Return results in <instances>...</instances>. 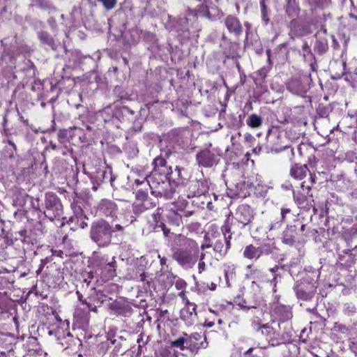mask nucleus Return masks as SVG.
Listing matches in <instances>:
<instances>
[{
	"label": "nucleus",
	"mask_w": 357,
	"mask_h": 357,
	"mask_svg": "<svg viewBox=\"0 0 357 357\" xmlns=\"http://www.w3.org/2000/svg\"><path fill=\"white\" fill-rule=\"evenodd\" d=\"M169 243L172 259L185 271L194 268L198 261V243L182 234H175Z\"/></svg>",
	"instance_id": "obj_1"
},
{
	"label": "nucleus",
	"mask_w": 357,
	"mask_h": 357,
	"mask_svg": "<svg viewBox=\"0 0 357 357\" xmlns=\"http://www.w3.org/2000/svg\"><path fill=\"white\" fill-rule=\"evenodd\" d=\"M254 217V210L247 204H241L237 207L231 218H230V215L227 217L221 230L225 233L231 231L234 234L236 231L240 233V230L245 227L250 229Z\"/></svg>",
	"instance_id": "obj_2"
},
{
	"label": "nucleus",
	"mask_w": 357,
	"mask_h": 357,
	"mask_svg": "<svg viewBox=\"0 0 357 357\" xmlns=\"http://www.w3.org/2000/svg\"><path fill=\"white\" fill-rule=\"evenodd\" d=\"M168 170H153L151 174L148 175L149 189L151 194L155 197H163L165 199H170L175 193L174 187L168 181Z\"/></svg>",
	"instance_id": "obj_3"
},
{
	"label": "nucleus",
	"mask_w": 357,
	"mask_h": 357,
	"mask_svg": "<svg viewBox=\"0 0 357 357\" xmlns=\"http://www.w3.org/2000/svg\"><path fill=\"white\" fill-rule=\"evenodd\" d=\"M33 207L53 221L59 220L63 214V205L60 198L54 192H48L45 194L43 203L39 205V200L32 203Z\"/></svg>",
	"instance_id": "obj_4"
},
{
	"label": "nucleus",
	"mask_w": 357,
	"mask_h": 357,
	"mask_svg": "<svg viewBox=\"0 0 357 357\" xmlns=\"http://www.w3.org/2000/svg\"><path fill=\"white\" fill-rule=\"evenodd\" d=\"M113 229L105 219L94 221L91 226L90 238L100 248H105L112 243Z\"/></svg>",
	"instance_id": "obj_5"
},
{
	"label": "nucleus",
	"mask_w": 357,
	"mask_h": 357,
	"mask_svg": "<svg viewBox=\"0 0 357 357\" xmlns=\"http://www.w3.org/2000/svg\"><path fill=\"white\" fill-rule=\"evenodd\" d=\"M273 324L272 323L271 324L269 323L263 324L259 329L261 333L266 337L269 344L275 347L289 342L294 333L292 328L288 326V327H284L282 331V328L280 329L273 326Z\"/></svg>",
	"instance_id": "obj_6"
},
{
	"label": "nucleus",
	"mask_w": 357,
	"mask_h": 357,
	"mask_svg": "<svg viewBox=\"0 0 357 357\" xmlns=\"http://www.w3.org/2000/svg\"><path fill=\"white\" fill-rule=\"evenodd\" d=\"M317 287V280L306 274L301 280L295 282L293 289L298 299L310 301L315 296Z\"/></svg>",
	"instance_id": "obj_7"
},
{
	"label": "nucleus",
	"mask_w": 357,
	"mask_h": 357,
	"mask_svg": "<svg viewBox=\"0 0 357 357\" xmlns=\"http://www.w3.org/2000/svg\"><path fill=\"white\" fill-rule=\"evenodd\" d=\"M284 9L286 14L292 20L289 22V36L291 38L310 33L307 27L305 26L297 28L296 17L298 15L300 8L298 0H286Z\"/></svg>",
	"instance_id": "obj_8"
},
{
	"label": "nucleus",
	"mask_w": 357,
	"mask_h": 357,
	"mask_svg": "<svg viewBox=\"0 0 357 357\" xmlns=\"http://www.w3.org/2000/svg\"><path fill=\"white\" fill-rule=\"evenodd\" d=\"M235 303L245 312L250 310L263 308L265 305L264 300L259 293L250 291L245 297H237L234 300Z\"/></svg>",
	"instance_id": "obj_9"
},
{
	"label": "nucleus",
	"mask_w": 357,
	"mask_h": 357,
	"mask_svg": "<svg viewBox=\"0 0 357 357\" xmlns=\"http://www.w3.org/2000/svg\"><path fill=\"white\" fill-rule=\"evenodd\" d=\"M87 174L93 183V191H96L102 183L109 182L112 186L116 179V176L112 174V168L109 167L96 169L95 172L87 173Z\"/></svg>",
	"instance_id": "obj_10"
},
{
	"label": "nucleus",
	"mask_w": 357,
	"mask_h": 357,
	"mask_svg": "<svg viewBox=\"0 0 357 357\" xmlns=\"http://www.w3.org/2000/svg\"><path fill=\"white\" fill-rule=\"evenodd\" d=\"M311 75H303L298 78H291L287 82V89L292 94L305 97L310 88Z\"/></svg>",
	"instance_id": "obj_11"
},
{
	"label": "nucleus",
	"mask_w": 357,
	"mask_h": 357,
	"mask_svg": "<svg viewBox=\"0 0 357 357\" xmlns=\"http://www.w3.org/2000/svg\"><path fill=\"white\" fill-rule=\"evenodd\" d=\"M273 316L275 319L272 321V324H276L278 328H281V326L288 327L291 325V320L293 317L292 310L290 306L279 304L275 305L273 310Z\"/></svg>",
	"instance_id": "obj_12"
},
{
	"label": "nucleus",
	"mask_w": 357,
	"mask_h": 357,
	"mask_svg": "<svg viewBox=\"0 0 357 357\" xmlns=\"http://www.w3.org/2000/svg\"><path fill=\"white\" fill-rule=\"evenodd\" d=\"M196 162L199 167L212 168L220 162V155L208 148L199 151L196 154Z\"/></svg>",
	"instance_id": "obj_13"
},
{
	"label": "nucleus",
	"mask_w": 357,
	"mask_h": 357,
	"mask_svg": "<svg viewBox=\"0 0 357 357\" xmlns=\"http://www.w3.org/2000/svg\"><path fill=\"white\" fill-rule=\"evenodd\" d=\"M165 217V222H161L157 227L161 229L164 236L167 238L168 242H169V238L174 235V233L171 232L172 228L169 226L174 227H180L183 222L182 215L177 211L171 210L168 211Z\"/></svg>",
	"instance_id": "obj_14"
},
{
	"label": "nucleus",
	"mask_w": 357,
	"mask_h": 357,
	"mask_svg": "<svg viewBox=\"0 0 357 357\" xmlns=\"http://www.w3.org/2000/svg\"><path fill=\"white\" fill-rule=\"evenodd\" d=\"M272 252L273 247L269 243H264L258 247L250 244L244 248L243 256L246 259L256 261L261 256H268Z\"/></svg>",
	"instance_id": "obj_15"
},
{
	"label": "nucleus",
	"mask_w": 357,
	"mask_h": 357,
	"mask_svg": "<svg viewBox=\"0 0 357 357\" xmlns=\"http://www.w3.org/2000/svg\"><path fill=\"white\" fill-rule=\"evenodd\" d=\"M183 335L185 350H188L191 353H197L199 349L206 348L208 345L206 337L202 340L203 335L201 333H194L189 335L183 333Z\"/></svg>",
	"instance_id": "obj_16"
},
{
	"label": "nucleus",
	"mask_w": 357,
	"mask_h": 357,
	"mask_svg": "<svg viewBox=\"0 0 357 357\" xmlns=\"http://www.w3.org/2000/svg\"><path fill=\"white\" fill-rule=\"evenodd\" d=\"M109 309L111 314L116 316L129 317L132 313V308L131 305L126 302L116 300L109 303Z\"/></svg>",
	"instance_id": "obj_17"
},
{
	"label": "nucleus",
	"mask_w": 357,
	"mask_h": 357,
	"mask_svg": "<svg viewBox=\"0 0 357 357\" xmlns=\"http://www.w3.org/2000/svg\"><path fill=\"white\" fill-rule=\"evenodd\" d=\"M224 237L221 239L217 240L213 244V250L218 254V257H223L230 248L232 234L231 231L229 233L222 232Z\"/></svg>",
	"instance_id": "obj_18"
},
{
	"label": "nucleus",
	"mask_w": 357,
	"mask_h": 357,
	"mask_svg": "<svg viewBox=\"0 0 357 357\" xmlns=\"http://www.w3.org/2000/svg\"><path fill=\"white\" fill-rule=\"evenodd\" d=\"M98 210L100 214L102 215L114 218L116 216L118 206L115 202L108 199H102L98 203Z\"/></svg>",
	"instance_id": "obj_19"
},
{
	"label": "nucleus",
	"mask_w": 357,
	"mask_h": 357,
	"mask_svg": "<svg viewBox=\"0 0 357 357\" xmlns=\"http://www.w3.org/2000/svg\"><path fill=\"white\" fill-rule=\"evenodd\" d=\"M197 305L194 303L188 301L185 306L181 310V319L187 326L192 325L197 319Z\"/></svg>",
	"instance_id": "obj_20"
},
{
	"label": "nucleus",
	"mask_w": 357,
	"mask_h": 357,
	"mask_svg": "<svg viewBox=\"0 0 357 357\" xmlns=\"http://www.w3.org/2000/svg\"><path fill=\"white\" fill-rule=\"evenodd\" d=\"M224 24L228 31L234 35L235 36H239L243 33V26L239 19L232 15H227L224 19Z\"/></svg>",
	"instance_id": "obj_21"
},
{
	"label": "nucleus",
	"mask_w": 357,
	"mask_h": 357,
	"mask_svg": "<svg viewBox=\"0 0 357 357\" xmlns=\"http://www.w3.org/2000/svg\"><path fill=\"white\" fill-rule=\"evenodd\" d=\"M250 317L251 326L256 331H259V329L262 327L264 309L259 308L255 310H250L249 312H246Z\"/></svg>",
	"instance_id": "obj_22"
},
{
	"label": "nucleus",
	"mask_w": 357,
	"mask_h": 357,
	"mask_svg": "<svg viewBox=\"0 0 357 357\" xmlns=\"http://www.w3.org/2000/svg\"><path fill=\"white\" fill-rule=\"evenodd\" d=\"M338 260L347 267H351L357 260V246L353 250H347L343 251V254H340Z\"/></svg>",
	"instance_id": "obj_23"
},
{
	"label": "nucleus",
	"mask_w": 357,
	"mask_h": 357,
	"mask_svg": "<svg viewBox=\"0 0 357 357\" xmlns=\"http://www.w3.org/2000/svg\"><path fill=\"white\" fill-rule=\"evenodd\" d=\"M190 197H199L205 194L208 191V186L204 181L197 180L192 181L189 187Z\"/></svg>",
	"instance_id": "obj_24"
},
{
	"label": "nucleus",
	"mask_w": 357,
	"mask_h": 357,
	"mask_svg": "<svg viewBox=\"0 0 357 357\" xmlns=\"http://www.w3.org/2000/svg\"><path fill=\"white\" fill-rule=\"evenodd\" d=\"M114 106V126L119 128V123L125 120L129 115L133 114L132 111L126 106Z\"/></svg>",
	"instance_id": "obj_25"
},
{
	"label": "nucleus",
	"mask_w": 357,
	"mask_h": 357,
	"mask_svg": "<svg viewBox=\"0 0 357 357\" xmlns=\"http://www.w3.org/2000/svg\"><path fill=\"white\" fill-rule=\"evenodd\" d=\"M114 346L113 351L116 354H123L125 352V350L122 349V345L121 341L116 339H107L105 342H103L100 344V350L102 352H105L109 347Z\"/></svg>",
	"instance_id": "obj_26"
},
{
	"label": "nucleus",
	"mask_w": 357,
	"mask_h": 357,
	"mask_svg": "<svg viewBox=\"0 0 357 357\" xmlns=\"http://www.w3.org/2000/svg\"><path fill=\"white\" fill-rule=\"evenodd\" d=\"M247 269L249 270L246 274V278L250 280H252V285L257 284V282H262L264 280V273L260 269L255 268L252 264H250L247 266Z\"/></svg>",
	"instance_id": "obj_27"
},
{
	"label": "nucleus",
	"mask_w": 357,
	"mask_h": 357,
	"mask_svg": "<svg viewBox=\"0 0 357 357\" xmlns=\"http://www.w3.org/2000/svg\"><path fill=\"white\" fill-rule=\"evenodd\" d=\"M183 169L176 166L173 170L172 167H169L168 171V181L175 188V185L182 183L183 178L181 174Z\"/></svg>",
	"instance_id": "obj_28"
},
{
	"label": "nucleus",
	"mask_w": 357,
	"mask_h": 357,
	"mask_svg": "<svg viewBox=\"0 0 357 357\" xmlns=\"http://www.w3.org/2000/svg\"><path fill=\"white\" fill-rule=\"evenodd\" d=\"M260 16L264 26H267L271 22V10L268 6V0H259Z\"/></svg>",
	"instance_id": "obj_29"
},
{
	"label": "nucleus",
	"mask_w": 357,
	"mask_h": 357,
	"mask_svg": "<svg viewBox=\"0 0 357 357\" xmlns=\"http://www.w3.org/2000/svg\"><path fill=\"white\" fill-rule=\"evenodd\" d=\"M106 298L107 296L102 291H97L95 288L91 289V293L88 296L89 301L95 304L96 311L97 307L101 306Z\"/></svg>",
	"instance_id": "obj_30"
},
{
	"label": "nucleus",
	"mask_w": 357,
	"mask_h": 357,
	"mask_svg": "<svg viewBox=\"0 0 357 357\" xmlns=\"http://www.w3.org/2000/svg\"><path fill=\"white\" fill-rule=\"evenodd\" d=\"M342 184L347 186V190H349V195L351 199H357V182L356 183H351L349 179H343L342 181H339V183L337 184V188L340 191H344V188L342 186Z\"/></svg>",
	"instance_id": "obj_31"
},
{
	"label": "nucleus",
	"mask_w": 357,
	"mask_h": 357,
	"mask_svg": "<svg viewBox=\"0 0 357 357\" xmlns=\"http://www.w3.org/2000/svg\"><path fill=\"white\" fill-rule=\"evenodd\" d=\"M38 38L40 43L51 47L53 50H56L61 46L60 43L55 41L47 31H40L38 33Z\"/></svg>",
	"instance_id": "obj_32"
},
{
	"label": "nucleus",
	"mask_w": 357,
	"mask_h": 357,
	"mask_svg": "<svg viewBox=\"0 0 357 357\" xmlns=\"http://www.w3.org/2000/svg\"><path fill=\"white\" fill-rule=\"evenodd\" d=\"M296 226H288L283 231L282 241L283 243L289 245H293L295 242V234L296 233Z\"/></svg>",
	"instance_id": "obj_33"
},
{
	"label": "nucleus",
	"mask_w": 357,
	"mask_h": 357,
	"mask_svg": "<svg viewBox=\"0 0 357 357\" xmlns=\"http://www.w3.org/2000/svg\"><path fill=\"white\" fill-rule=\"evenodd\" d=\"M308 171L306 165L294 164L291 166L290 169V175L296 179L303 178Z\"/></svg>",
	"instance_id": "obj_34"
},
{
	"label": "nucleus",
	"mask_w": 357,
	"mask_h": 357,
	"mask_svg": "<svg viewBox=\"0 0 357 357\" xmlns=\"http://www.w3.org/2000/svg\"><path fill=\"white\" fill-rule=\"evenodd\" d=\"M35 6L47 12L49 14L56 13L57 9L49 0H32Z\"/></svg>",
	"instance_id": "obj_35"
},
{
	"label": "nucleus",
	"mask_w": 357,
	"mask_h": 357,
	"mask_svg": "<svg viewBox=\"0 0 357 357\" xmlns=\"http://www.w3.org/2000/svg\"><path fill=\"white\" fill-rule=\"evenodd\" d=\"M102 261H105L107 262L103 269L105 271H107V278H113L116 275V262L115 261V257H113L111 259V261H108V257H103Z\"/></svg>",
	"instance_id": "obj_36"
},
{
	"label": "nucleus",
	"mask_w": 357,
	"mask_h": 357,
	"mask_svg": "<svg viewBox=\"0 0 357 357\" xmlns=\"http://www.w3.org/2000/svg\"><path fill=\"white\" fill-rule=\"evenodd\" d=\"M328 49V40L325 38H319L317 39L314 46V50L317 54L321 55L325 54Z\"/></svg>",
	"instance_id": "obj_37"
},
{
	"label": "nucleus",
	"mask_w": 357,
	"mask_h": 357,
	"mask_svg": "<svg viewBox=\"0 0 357 357\" xmlns=\"http://www.w3.org/2000/svg\"><path fill=\"white\" fill-rule=\"evenodd\" d=\"M101 116L105 123H112L114 126V106L105 107L101 112Z\"/></svg>",
	"instance_id": "obj_38"
},
{
	"label": "nucleus",
	"mask_w": 357,
	"mask_h": 357,
	"mask_svg": "<svg viewBox=\"0 0 357 357\" xmlns=\"http://www.w3.org/2000/svg\"><path fill=\"white\" fill-rule=\"evenodd\" d=\"M247 125L252 128H259L262 124V119L255 114H250L246 120Z\"/></svg>",
	"instance_id": "obj_39"
},
{
	"label": "nucleus",
	"mask_w": 357,
	"mask_h": 357,
	"mask_svg": "<svg viewBox=\"0 0 357 357\" xmlns=\"http://www.w3.org/2000/svg\"><path fill=\"white\" fill-rule=\"evenodd\" d=\"M16 68H18L19 70L26 71L28 73L32 72L34 74V65L33 62L29 60L24 59L22 63H18Z\"/></svg>",
	"instance_id": "obj_40"
},
{
	"label": "nucleus",
	"mask_w": 357,
	"mask_h": 357,
	"mask_svg": "<svg viewBox=\"0 0 357 357\" xmlns=\"http://www.w3.org/2000/svg\"><path fill=\"white\" fill-rule=\"evenodd\" d=\"M170 346L174 348L185 351V342L183 333L178 336L175 340L170 342Z\"/></svg>",
	"instance_id": "obj_41"
},
{
	"label": "nucleus",
	"mask_w": 357,
	"mask_h": 357,
	"mask_svg": "<svg viewBox=\"0 0 357 357\" xmlns=\"http://www.w3.org/2000/svg\"><path fill=\"white\" fill-rule=\"evenodd\" d=\"M280 265H276L274 267L269 269V271L273 273V279L271 280V283H273L274 287H275L276 284L278 282V280L282 278V273L280 271Z\"/></svg>",
	"instance_id": "obj_42"
},
{
	"label": "nucleus",
	"mask_w": 357,
	"mask_h": 357,
	"mask_svg": "<svg viewBox=\"0 0 357 357\" xmlns=\"http://www.w3.org/2000/svg\"><path fill=\"white\" fill-rule=\"evenodd\" d=\"M7 142L10 147H7L5 149V157H8V158H14L15 153L17 151V147L15 143L13 142L12 139H7Z\"/></svg>",
	"instance_id": "obj_43"
},
{
	"label": "nucleus",
	"mask_w": 357,
	"mask_h": 357,
	"mask_svg": "<svg viewBox=\"0 0 357 357\" xmlns=\"http://www.w3.org/2000/svg\"><path fill=\"white\" fill-rule=\"evenodd\" d=\"M167 162L162 157H157L154 159L153 165H154L153 170H161V169H166L169 171V167L166 165Z\"/></svg>",
	"instance_id": "obj_44"
},
{
	"label": "nucleus",
	"mask_w": 357,
	"mask_h": 357,
	"mask_svg": "<svg viewBox=\"0 0 357 357\" xmlns=\"http://www.w3.org/2000/svg\"><path fill=\"white\" fill-rule=\"evenodd\" d=\"M331 111V110L328 106L324 105L323 104H319L316 109L317 115L320 118L328 117Z\"/></svg>",
	"instance_id": "obj_45"
},
{
	"label": "nucleus",
	"mask_w": 357,
	"mask_h": 357,
	"mask_svg": "<svg viewBox=\"0 0 357 357\" xmlns=\"http://www.w3.org/2000/svg\"><path fill=\"white\" fill-rule=\"evenodd\" d=\"M76 294L77 295L79 301H80L83 305H86L89 310L96 312V305L94 303L89 302L88 298L83 299V296L79 291H77Z\"/></svg>",
	"instance_id": "obj_46"
},
{
	"label": "nucleus",
	"mask_w": 357,
	"mask_h": 357,
	"mask_svg": "<svg viewBox=\"0 0 357 357\" xmlns=\"http://www.w3.org/2000/svg\"><path fill=\"white\" fill-rule=\"evenodd\" d=\"M342 311L345 315L353 316L356 312V307L352 303H347L343 305Z\"/></svg>",
	"instance_id": "obj_47"
},
{
	"label": "nucleus",
	"mask_w": 357,
	"mask_h": 357,
	"mask_svg": "<svg viewBox=\"0 0 357 357\" xmlns=\"http://www.w3.org/2000/svg\"><path fill=\"white\" fill-rule=\"evenodd\" d=\"M225 279L226 282V284L228 287H231V284L229 282L230 279H233L235 276V268L233 267L228 266L225 269Z\"/></svg>",
	"instance_id": "obj_48"
},
{
	"label": "nucleus",
	"mask_w": 357,
	"mask_h": 357,
	"mask_svg": "<svg viewBox=\"0 0 357 357\" xmlns=\"http://www.w3.org/2000/svg\"><path fill=\"white\" fill-rule=\"evenodd\" d=\"M292 195H293L294 202L298 205L304 204L305 203V202L307 201L306 196L300 192L292 191Z\"/></svg>",
	"instance_id": "obj_49"
},
{
	"label": "nucleus",
	"mask_w": 357,
	"mask_h": 357,
	"mask_svg": "<svg viewBox=\"0 0 357 357\" xmlns=\"http://www.w3.org/2000/svg\"><path fill=\"white\" fill-rule=\"evenodd\" d=\"M303 56L307 59L308 58H312L314 59V55L312 52L310 46L307 42H304L302 46Z\"/></svg>",
	"instance_id": "obj_50"
},
{
	"label": "nucleus",
	"mask_w": 357,
	"mask_h": 357,
	"mask_svg": "<svg viewBox=\"0 0 357 357\" xmlns=\"http://www.w3.org/2000/svg\"><path fill=\"white\" fill-rule=\"evenodd\" d=\"M149 189V187L146 188H140L137 190L136 192V198L138 200L140 201H144L148 197V190Z\"/></svg>",
	"instance_id": "obj_51"
},
{
	"label": "nucleus",
	"mask_w": 357,
	"mask_h": 357,
	"mask_svg": "<svg viewBox=\"0 0 357 357\" xmlns=\"http://www.w3.org/2000/svg\"><path fill=\"white\" fill-rule=\"evenodd\" d=\"M98 1L101 3L105 9L107 10L113 9L117 3V0H98Z\"/></svg>",
	"instance_id": "obj_52"
},
{
	"label": "nucleus",
	"mask_w": 357,
	"mask_h": 357,
	"mask_svg": "<svg viewBox=\"0 0 357 357\" xmlns=\"http://www.w3.org/2000/svg\"><path fill=\"white\" fill-rule=\"evenodd\" d=\"M14 283V279L12 276H1L0 277V284L4 287L9 288L10 285Z\"/></svg>",
	"instance_id": "obj_53"
},
{
	"label": "nucleus",
	"mask_w": 357,
	"mask_h": 357,
	"mask_svg": "<svg viewBox=\"0 0 357 357\" xmlns=\"http://www.w3.org/2000/svg\"><path fill=\"white\" fill-rule=\"evenodd\" d=\"M135 184L137 188H149V182H148V176L144 177L142 180L139 178H137L135 180Z\"/></svg>",
	"instance_id": "obj_54"
},
{
	"label": "nucleus",
	"mask_w": 357,
	"mask_h": 357,
	"mask_svg": "<svg viewBox=\"0 0 357 357\" xmlns=\"http://www.w3.org/2000/svg\"><path fill=\"white\" fill-rule=\"evenodd\" d=\"M77 225L82 228L85 229L88 227L87 222L85 221V220H88V218L86 215L79 216V218H77Z\"/></svg>",
	"instance_id": "obj_55"
},
{
	"label": "nucleus",
	"mask_w": 357,
	"mask_h": 357,
	"mask_svg": "<svg viewBox=\"0 0 357 357\" xmlns=\"http://www.w3.org/2000/svg\"><path fill=\"white\" fill-rule=\"evenodd\" d=\"M294 263L291 261L289 264L280 265V267L281 268L280 271H287L291 276H293L294 274Z\"/></svg>",
	"instance_id": "obj_56"
},
{
	"label": "nucleus",
	"mask_w": 357,
	"mask_h": 357,
	"mask_svg": "<svg viewBox=\"0 0 357 357\" xmlns=\"http://www.w3.org/2000/svg\"><path fill=\"white\" fill-rule=\"evenodd\" d=\"M188 203V202L186 199H183V198L179 199L176 203L177 210L180 211H183L186 208Z\"/></svg>",
	"instance_id": "obj_57"
},
{
	"label": "nucleus",
	"mask_w": 357,
	"mask_h": 357,
	"mask_svg": "<svg viewBox=\"0 0 357 357\" xmlns=\"http://www.w3.org/2000/svg\"><path fill=\"white\" fill-rule=\"evenodd\" d=\"M310 3H314L317 6L324 7L329 4L330 0H308Z\"/></svg>",
	"instance_id": "obj_58"
},
{
	"label": "nucleus",
	"mask_w": 357,
	"mask_h": 357,
	"mask_svg": "<svg viewBox=\"0 0 357 357\" xmlns=\"http://www.w3.org/2000/svg\"><path fill=\"white\" fill-rule=\"evenodd\" d=\"M281 188L284 191H294L293 189V185L289 181H285L284 183L281 185Z\"/></svg>",
	"instance_id": "obj_59"
},
{
	"label": "nucleus",
	"mask_w": 357,
	"mask_h": 357,
	"mask_svg": "<svg viewBox=\"0 0 357 357\" xmlns=\"http://www.w3.org/2000/svg\"><path fill=\"white\" fill-rule=\"evenodd\" d=\"M86 277H85V275H83V277H84V280H83V282L86 283V286L88 287L89 285V284L91 283V279H93V273L89 272V273H86Z\"/></svg>",
	"instance_id": "obj_60"
},
{
	"label": "nucleus",
	"mask_w": 357,
	"mask_h": 357,
	"mask_svg": "<svg viewBox=\"0 0 357 357\" xmlns=\"http://www.w3.org/2000/svg\"><path fill=\"white\" fill-rule=\"evenodd\" d=\"M257 73L260 76L261 79H264L267 76L268 70L266 68H261L257 70Z\"/></svg>",
	"instance_id": "obj_61"
},
{
	"label": "nucleus",
	"mask_w": 357,
	"mask_h": 357,
	"mask_svg": "<svg viewBox=\"0 0 357 357\" xmlns=\"http://www.w3.org/2000/svg\"><path fill=\"white\" fill-rule=\"evenodd\" d=\"M72 16L75 20H77L80 16V9L79 8L74 7L72 12Z\"/></svg>",
	"instance_id": "obj_62"
},
{
	"label": "nucleus",
	"mask_w": 357,
	"mask_h": 357,
	"mask_svg": "<svg viewBox=\"0 0 357 357\" xmlns=\"http://www.w3.org/2000/svg\"><path fill=\"white\" fill-rule=\"evenodd\" d=\"M206 268V264L204 261H199L198 263V271L199 273H202Z\"/></svg>",
	"instance_id": "obj_63"
},
{
	"label": "nucleus",
	"mask_w": 357,
	"mask_h": 357,
	"mask_svg": "<svg viewBox=\"0 0 357 357\" xmlns=\"http://www.w3.org/2000/svg\"><path fill=\"white\" fill-rule=\"evenodd\" d=\"M75 218H79V216L84 215L83 214V210L80 206L75 208Z\"/></svg>",
	"instance_id": "obj_64"
}]
</instances>
